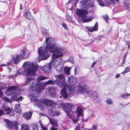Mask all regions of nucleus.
Wrapping results in <instances>:
<instances>
[{
	"label": "nucleus",
	"mask_w": 130,
	"mask_h": 130,
	"mask_svg": "<svg viewBox=\"0 0 130 130\" xmlns=\"http://www.w3.org/2000/svg\"><path fill=\"white\" fill-rule=\"evenodd\" d=\"M106 102L107 104H112V100L110 99H109L107 100Z\"/></svg>",
	"instance_id": "41"
},
{
	"label": "nucleus",
	"mask_w": 130,
	"mask_h": 130,
	"mask_svg": "<svg viewBox=\"0 0 130 130\" xmlns=\"http://www.w3.org/2000/svg\"><path fill=\"white\" fill-rule=\"evenodd\" d=\"M3 100L5 101L8 102L9 101V100L6 97H4L3 98Z\"/></svg>",
	"instance_id": "47"
},
{
	"label": "nucleus",
	"mask_w": 130,
	"mask_h": 130,
	"mask_svg": "<svg viewBox=\"0 0 130 130\" xmlns=\"http://www.w3.org/2000/svg\"><path fill=\"white\" fill-rule=\"evenodd\" d=\"M13 62L12 61H10L8 62L7 63V65L9 66L11 65H12V63Z\"/></svg>",
	"instance_id": "52"
},
{
	"label": "nucleus",
	"mask_w": 130,
	"mask_h": 130,
	"mask_svg": "<svg viewBox=\"0 0 130 130\" xmlns=\"http://www.w3.org/2000/svg\"><path fill=\"white\" fill-rule=\"evenodd\" d=\"M49 113L50 115L54 116L55 115H58L60 114V113L58 111L53 110V108L50 109L49 110Z\"/></svg>",
	"instance_id": "19"
},
{
	"label": "nucleus",
	"mask_w": 130,
	"mask_h": 130,
	"mask_svg": "<svg viewBox=\"0 0 130 130\" xmlns=\"http://www.w3.org/2000/svg\"><path fill=\"white\" fill-rule=\"evenodd\" d=\"M3 107L5 111L7 112L6 114H8L10 116H12L14 115L13 110L10 108L9 107L3 106Z\"/></svg>",
	"instance_id": "14"
},
{
	"label": "nucleus",
	"mask_w": 130,
	"mask_h": 130,
	"mask_svg": "<svg viewBox=\"0 0 130 130\" xmlns=\"http://www.w3.org/2000/svg\"><path fill=\"white\" fill-rule=\"evenodd\" d=\"M63 106L65 109L69 111L71 110L74 108L73 106L71 104L66 103L64 104Z\"/></svg>",
	"instance_id": "23"
},
{
	"label": "nucleus",
	"mask_w": 130,
	"mask_h": 130,
	"mask_svg": "<svg viewBox=\"0 0 130 130\" xmlns=\"http://www.w3.org/2000/svg\"><path fill=\"white\" fill-rule=\"evenodd\" d=\"M71 68H67V67H64V71L66 74L69 75L70 74V70Z\"/></svg>",
	"instance_id": "29"
},
{
	"label": "nucleus",
	"mask_w": 130,
	"mask_h": 130,
	"mask_svg": "<svg viewBox=\"0 0 130 130\" xmlns=\"http://www.w3.org/2000/svg\"><path fill=\"white\" fill-rule=\"evenodd\" d=\"M129 71H130V68L129 67H127L125 68V71H124L122 73L124 74Z\"/></svg>",
	"instance_id": "36"
},
{
	"label": "nucleus",
	"mask_w": 130,
	"mask_h": 130,
	"mask_svg": "<svg viewBox=\"0 0 130 130\" xmlns=\"http://www.w3.org/2000/svg\"><path fill=\"white\" fill-rule=\"evenodd\" d=\"M79 91L82 93L84 94L85 93H87V89L89 87L87 85L84 83H82L79 84Z\"/></svg>",
	"instance_id": "8"
},
{
	"label": "nucleus",
	"mask_w": 130,
	"mask_h": 130,
	"mask_svg": "<svg viewBox=\"0 0 130 130\" xmlns=\"http://www.w3.org/2000/svg\"><path fill=\"white\" fill-rule=\"evenodd\" d=\"M46 41V47H40L38 49V53L40 55L39 59L45 60L50 56L48 51L54 52L50 63L52 66L58 72H61L62 71L63 65L61 63L62 60L59 58L63 56V49L57 45L53 39L47 38Z\"/></svg>",
	"instance_id": "1"
},
{
	"label": "nucleus",
	"mask_w": 130,
	"mask_h": 130,
	"mask_svg": "<svg viewBox=\"0 0 130 130\" xmlns=\"http://www.w3.org/2000/svg\"><path fill=\"white\" fill-rule=\"evenodd\" d=\"M61 89L60 91L61 94L64 98L66 99L69 97V94H71L74 93V90L73 87L67 86Z\"/></svg>",
	"instance_id": "4"
},
{
	"label": "nucleus",
	"mask_w": 130,
	"mask_h": 130,
	"mask_svg": "<svg viewBox=\"0 0 130 130\" xmlns=\"http://www.w3.org/2000/svg\"><path fill=\"white\" fill-rule=\"evenodd\" d=\"M92 19L90 17H86V15L83 17L82 19V20L84 22H87L90 21Z\"/></svg>",
	"instance_id": "28"
},
{
	"label": "nucleus",
	"mask_w": 130,
	"mask_h": 130,
	"mask_svg": "<svg viewBox=\"0 0 130 130\" xmlns=\"http://www.w3.org/2000/svg\"><path fill=\"white\" fill-rule=\"evenodd\" d=\"M41 125L43 130H47L48 129V128L47 127L44 126L42 125Z\"/></svg>",
	"instance_id": "46"
},
{
	"label": "nucleus",
	"mask_w": 130,
	"mask_h": 130,
	"mask_svg": "<svg viewBox=\"0 0 130 130\" xmlns=\"http://www.w3.org/2000/svg\"><path fill=\"white\" fill-rule=\"evenodd\" d=\"M104 18V19L105 20V21L106 22H108V20L109 19V18L108 17L107 15H103L102 16Z\"/></svg>",
	"instance_id": "42"
},
{
	"label": "nucleus",
	"mask_w": 130,
	"mask_h": 130,
	"mask_svg": "<svg viewBox=\"0 0 130 130\" xmlns=\"http://www.w3.org/2000/svg\"><path fill=\"white\" fill-rule=\"evenodd\" d=\"M88 94L92 100H95L98 98L97 94L94 91H90L89 92Z\"/></svg>",
	"instance_id": "17"
},
{
	"label": "nucleus",
	"mask_w": 130,
	"mask_h": 130,
	"mask_svg": "<svg viewBox=\"0 0 130 130\" xmlns=\"http://www.w3.org/2000/svg\"><path fill=\"white\" fill-rule=\"evenodd\" d=\"M88 41H89V42H90V41H91V42H90V43L89 42L88 43L89 44L93 43V41L92 40H88Z\"/></svg>",
	"instance_id": "60"
},
{
	"label": "nucleus",
	"mask_w": 130,
	"mask_h": 130,
	"mask_svg": "<svg viewBox=\"0 0 130 130\" xmlns=\"http://www.w3.org/2000/svg\"><path fill=\"white\" fill-rule=\"evenodd\" d=\"M39 115L42 116H46L48 118L49 117L48 116L46 115L45 114L43 113H40Z\"/></svg>",
	"instance_id": "53"
},
{
	"label": "nucleus",
	"mask_w": 130,
	"mask_h": 130,
	"mask_svg": "<svg viewBox=\"0 0 130 130\" xmlns=\"http://www.w3.org/2000/svg\"><path fill=\"white\" fill-rule=\"evenodd\" d=\"M86 28L88 30V31L90 32H92L94 31H96L98 29V23L96 22L94 25V26L89 27L87 26Z\"/></svg>",
	"instance_id": "18"
},
{
	"label": "nucleus",
	"mask_w": 130,
	"mask_h": 130,
	"mask_svg": "<svg viewBox=\"0 0 130 130\" xmlns=\"http://www.w3.org/2000/svg\"><path fill=\"white\" fill-rule=\"evenodd\" d=\"M74 74H76L77 73V69L76 68H75L74 69Z\"/></svg>",
	"instance_id": "57"
},
{
	"label": "nucleus",
	"mask_w": 130,
	"mask_h": 130,
	"mask_svg": "<svg viewBox=\"0 0 130 130\" xmlns=\"http://www.w3.org/2000/svg\"><path fill=\"white\" fill-rule=\"evenodd\" d=\"M24 16L27 18L31 20L32 19V17L31 15L29 10L26 9L24 13Z\"/></svg>",
	"instance_id": "21"
},
{
	"label": "nucleus",
	"mask_w": 130,
	"mask_h": 130,
	"mask_svg": "<svg viewBox=\"0 0 130 130\" xmlns=\"http://www.w3.org/2000/svg\"><path fill=\"white\" fill-rule=\"evenodd\" d=\"M84 130H92L91 129H88V128H84Z\"/></svg>",
	"instance_id": "63"
},
{
	"label": "nucleus",
	"mask_w": 130,
	"mask_h": 130,
	"mask_svg": "<svg viewBox=\"0 0 130 130\" xmlns=\"http://www.w3.org/2000/svg\"><path fill=\"white\" fill-rule=\"evenodd\" d=\"M92 128L93 129L95 130H97V127L96 126H95L94 125H93L92 126Z\"/></svg>",
	"instance_id": "54"
},
{
	"label": "nucleus",
	"mask_w": 130,
	"mask_h": 130,
	"mask_svg": "<svg viewBox=\"0 0 130 130\" xmlns=\"http://www.w3.org/2000/svg\"><path fill=\"white\" fill-rule=\"evenodd\" d=\"M50 130H58L57 128L54 127H52L51 128Z\"/></svg>",
	"instance_id": "55"
},
{
	"label": "nucleus",
	"mask_w": 130,
	"mask_h": 130,
	"mask_svg": "<svg viewBox=\"0 0 130 130\" xmlns=\"http://www.w3.org/2000/svg\"><path fill=\"white\" fill-rule=\"evenodd\" d=\"M22 9V5L21 3L20 4V9Z\"/></svg>",
	"instance_id": "59"
},
{
	"label": "nucleus",
	"mask_w": 130,
	"mask_h": 130,
	"mask_svg": "<svg viewBox=\"0 0 130 130\" xmlns=\"http://www.w3.org/2000/svg\"><path fill=\"white\" fill-rule=\"evenodd\" d=\"M4 113V111L0 110V116H1L2 115H3V113Z\"/></svg>",
	"instance_id": "51"
},
{
	"label": "nucleus",
	"mask_w": 130,
	"mask_h": 130,
	"mask_svg": "<svg viewBox=\"0 0 130 130\" xmlns=\"http://www.w3.org/2000/svg\"><path fill=\"white\" fill-rule=\"evenodd\" d=\"M65 76L62 74H61L58 75L57 78L55 81V83L56 85L61 88L62 86L65 87L67 86L66 82L65 81Z\"/></svg>",
	"instance_id": "5"
},
{
	"label": "nucleus",
	"mask_w": 130,
	"mask_h": 130,
	"mask_svg": "<svg viewBox=\"0 0 130 130\" xmlns=\"http://www.w3.org/2000/svg\"><path fill=\"white\" fill-rule=\"evenodd\" d=\"M111 2L113 4H116L118 3L119 0H111Z\"/></svg>",
	"instance_id": "44"
},
{
	"label": "nucleus",
	"mask_w": 130,
	"mask_h": 130,
	"mask_svg": "<svg viewBox=\"0 0 130 130\" xmlns=\"http://www.w3.org/2000/svg\"><path fill=\"white\" fill-rule=\"evenodd\" d=\"M65 111V112L66 113L67 115V116H70V114L69 113V112L67 111Z\"/></svg>",
	"instance_id": "58"
},
{
	"label": "nucleus",
	"mask_w": 130,
	"mask_h": 130,
	"mask_svg": "<svg viewBox=\"0 0 130 130\" xmlns=\"http://www.w3.org/2000/svg\"><path fill=\"white\" fill-rule=\"evenodd\" d=\"M30 98L31 100L35 101L34 103V104L35 105L40 108L41 110H43V106L42 105L43 103V100H38L37 97L33 94L30 95Z\"/></svg>",
	"instance_id": "6"
},
{
	"label": "nucleus",
	"mask_w": 130,
	"mask_h": 130,
	"mask_svg": "<svg viewBox=\"0 0 130 130\" xmlns=\"http://www.w3.org/2000/svg\"><path fill=\"white\" fill-rule=\"evenodd\" d=\"M66 62H69L72 63H73L74 62L73 58L71 57H70V58L66 60Z\"/></svg>",
	"instance_id": "39"
},
{
	"label": "nucleus",
	"mask_w": 130,
	"mask_h": 130,
	"mask_svg": "<svg viewBox=\"0 0 130 130\" xmlns=\"http://www.w3.org/2000/svg\"><path fill=\"white\" fill-rule=\"evenodd\" d=\"M15 111L17 113H20L21 110L20 105L19 104H16L15 106Z\"/></svg>",
	"instance_id": "26"
},
{
	"label": "nucleus",
	"mask_w": 130,
	"mask_h": 130,
	"mask_svg": "<svg viewBox=\"0 0 130 130\" xmlns=\"http://www.w3.org/2000/svg\"><path fill=\"white\" fill-rule=\"evenodd\" d=\"M30 64L29 62H25L23 65V68L18 70L17 72V75L24 74L25 72H26L27 75L32 76L34 75L35 72L38 69V66L34 64H32L31 68Z\"/></svg>",
	"instance_id": "2"
},
{
	"label": "nucleus",
	"mask_w": 130,
	"mask_h": 130,
	"mask_svg": "<svg viewBox=\"0 0 130 130\" xmlns=\"http://www.w3.org/2000/svg\"><path fill=\"white\" fill-rule=\"evenodd\" d=\"M41 30L42 34L44 36L47 35V34L46 33V30L45 29L42 28L41 29Z\"/></svg>",
	"instance_id": "37"
},
{
	"label": "nucleus",
	"mask_w": 130,
	"mask_h": 130,
	"mask_svg": "<svg viewBox=\"0 0 130 130\" xmlns=\"http://www.w3.org/2000/svg\"><path fill=\"white\" fill-rule=\"evenodd\" d=\"M98 2L99 5L101 7L108 6L111 4L109 0H98Z\"/></svg>",
	"instance_id": "13"
},
{
	"label": "nucleus",
	"mask_w": 130,
	"mask_h": 130,
	"mask_svg": "<svg viewBox=\"0 0 130 130\" xmlns=\"http://www.w3.org/2000/svg\"><path fill=\"white\" fill-rule=\"evenodd\" d=\"M62 26L63 27H64L65 28H67V25L64 23L62 22Z\"/></svg>",
	"instance_id": "50"
},
{
	"label": "nucleus",
	"mask_w": 130,
	"mask_h": 130,
	"mask_svg": "<svg viewBox=\"0 0 130 130\" xmlns=\"http://www.w3.org/2000/svg\"><path fill=\"white\" fill-rule=\"evenodd\" d=\"M55 81L52 80H50L46 82H41L37 83L36 81L32 82V84L29 87V90L39 93L42 90L45 89L47 85H53Z\"/></svg>",
	"instance_id": "3"
},
{
	"label": "nucleus",
	"mask_w": 130,
	"mask_h": 130,
	"mask_svg": "<svg viewBox=\"0 0 130 130\" xmlns=\"http://www.w3.org/2000/svg\"><path fill=\"white\" fill-rule=\"evenodd\" d=\"M120 76V74H118L116 76V77L117 78H118Z\"/></svg>",
	"instance_id": "61"
},
{
	"label": "nucleus",
	"mask_w": 130,
	"mask_h": 130,
	"mask_svg": "<svg viewBox=\"0 0 130 130\" xmlns=\"http://www.w3.org/2000/svg\"><path fill=\"white\" fill-rule=\"evenodd\" d=\"M50 122L52 124L53 126L55 127H57L58 126L57 124V120L54 118H51L49 117H48Z\"/></svg>",
	"instance_id": "20"
},
{
	"label": "nucleus",
	"mask_w": 130,
	"mask_h": 130,
	"mask_svg": "<svg viewBox=\"0 0 130 130\" xmlns=\"http://www.w3.org/2000/svg\"><path fill=\"white\" fill-rule=\"evenodd\" d=\"M124 5L125 8L128 10H130V2L128 0H126L125 1L124 4Z\"/></svg>",
	"instance_id": "25"
},
{
	"label": "nucleus",
	"mask_w": 130,
	"mask_h": 130,
	"mask_svg": "<svg viewBox=\"0 0 130 130\" xmlns=\"http://www.w3.org/2000/svg\"><path fill=\"white\" fill-rule=\"evenodd\" d=\"M25 50H23L21 51L19 55L16 56L14 60V62L15 64H17L18 63L20 59H22L24 58L25 55Z\"/></svg>",
	"instance_id": "7"
},
{
	"label": "nucleus",
	"mask_w": 130,
	"mask_h": 130,
	"mask_svg": "<svg viewBox=\"0 0 130 130\" xmlns=\"http://www.w3.org/2000/svg\"><path fill=\"white\" fill-rule=\"evenodd\" d=\"M130 95V94L128 93L127 94L123 95L122 96V98L124 99H127L128 98V96Z\"/></svg>",
	"instance_id": "40"
},
{
	"label": "nucleus",
	"mask_w": 130,
	"mask_h": 130,
	"mask_svg": "<svg viewBox=\"0 0 130 130\" xmlns=\"http://www.w3.org/2000/svg\"><path fill=\"white\" fill-rule=\"evenodd\" d=\"M17 86H9L8 88V91H10L11 92H10L11 93V92H13V94H14L15 93V92H14L15 90L17 89Z\"/></svg>",
	"instance_id": "27"
},
{
	"label": "nucleus",
	"mask_w": 130,
	"mask_h": 130,
	"mask_svg": "<svg viewBox=\"0 0 130 130\" xmlns=\"http://www.w3.org/2000/svg\"><path fill=\"white\" fill-rule=\"evenodd\" d=\"M47 78L43 76L42 75H40L38 76L37 78V80L38 81L37 82V81H36L37 83L38 82H39L40 81L42 80L45 79H46Z\"/></svg>",
	"instance_id": "32"
},
{
	"label": "nucleus",
	"mask_w": 130,
	"mask_h": 130,
	"mask_svg": "<svg viewBox=\"0 0 130 130\" xmlns=\"http://www.w3.org/2000/svg\"><path fill=\"white\" fill-rule=\"evenodd\" d=\"M46 90V93H49L52 96H54L56 92L55 89L53 87H48Z\"/></svg>",
	"instance_id": "15"
},
{
	"label": "nucleus",
	"mask_w": 130,
	"mask_h": 130,
	"mask_svg": "<svg viewBox=\"0 0 130 130\" xmlns=\"http://www.w3.org/2000/svg\"><path fill=\"white\" fill-rule=\"evenodd\" d=\"M51 64L50 62L48 65L42 67L41 68L42 70L44 73H48L51 71Z\"/></svg>",
	"instance_id": "16"
},
{
	"label": "nucleus",
	"mask_w": 130,
	"mask_h": 130,
	"mask_svg": "<svg viewBox=\"0 0 130 130\" xmlns=\"http://www.w3.org/2000/svg\"><path fill=\"white\" fill-rule=\"evenodd\" d=\"M79 119V117H78L76 119L73 118L72 119V122L73 123H75L77 122Z\"/></svg>",
	"instance_id": "43"
},
{
	"label": "nucleus",
	"mask_w": 130,
	"mask_h": 130,
	"mask_svg": "<svg viewBox=\"0 0 130 130\" xmlns=\"http://www.w3.org/2000/svg\"><path fill=\"white\" fill-rule=\"evenodd\" d=\"M20 98L21 99L17 98V96L16 95H13V96L11 98V99L13 100L17 101L18 100H21L22 99V96H21Z\"/></svg>",
	"instance_id": "33"
},
{
	"label": "nucleus",
	"mask_w": 130,
	"mask_h": 130,
	"mask_svg": "<svg viewBox=\"0 0 130 130\" xmlns=\"http://www.w3.org/2000/svg\"><path fill=\"white\" fill-rule=\"evenodd\" d=\"M32 113V112L30 111H28L23 115V117L27 119H29L30 118Z\"/></svg>",
	"instance_id": "22"
},
{
	"label": "nucleus",
	"mask_w": 130,
	"mask_h": 130,
	"mask_svg": "<svg viewBox=\"0 0 130 130\" xmlns=\"http://www.w3.org/2000/svg\"><path fill=\"white\" fill-rule=\"evenodd\" d=\"M84 124H79L78 125L75 129V130H82L81 129H83L84 128Z\"/></svg>",
	"instance_id": "34"
},
{
	"label": "nucleus",
	"mask_w": 130,
	"mask_h": 130,
	"mask_svg": "<svg viewBox=\"0 0 130 130\" xmlns=\"http://www.w3.org/2000/svg\"><path fill=\"white\" fill-rule=\"evenodd\" d=\"M33 130H37V125H34L33 126Z\"/></svg>",
	"instance_id": "45"
},
{
	"label": "nucleus",
	"mask_w": 130,
	"mask_h": 130,
	"mask_svg": "<svg viewBox=\"0 0 130 130\" xmlns=\"http://www.w3.org/2000/svg\"><path fill=\"white\" fill-rule=\"evenodd\" d=\"M5 121L6 123V127L8 129H12L14 126L16 127L17 122H12L11 121L8 120H5Z\"/></svg>",
	"instance_id": "12"
},
{
	"label": "nucleus",
	"mask_w": 130,
	"mask_h": 130,
	"mask_svg": "<svg viewBox=\"0 0 130 130\" xmlns=\"http://www.w3.org/2000/svg\"><path fill=\"white\" fill-rule=\"evenodd\" d=\"M83 109L80 107H78L76 109V114L77 116L78 117H79L80 116H81L82 117L83 116Z\"/></svg>",
	"instance_id": "24"
},
{
	"label": "nucleus",
	"mask_w": 130,
	"mask_h": 130,
	"mask_svg": "<svg viewBox=\"0 0 130 130\" xmlns=\"http://www.w3.org/2000/svg\"><path fill=\"white\" fill-rule=\"evenodd\" d=\"M88 14L87 11L85 9H79L77 10L76 12V14L79 17H81L82 19Z\"/></svg>",
	"instance_id": "11"
},
{
	"label": "nucleus",
	"mask_w": 130,
	"mask_h": 130,
	"mask_svg": "<svg viewBox=\"0 0 130 130\" xmlns=\"http://www.w3.org/2000/svg\"><path fill=\"white\" fill-rule=\"evenodd\" d=\"M21 130H29V128L28 126L24 124L21 126Z\"/></svg>",
	"instance_id": "30"
},
{
	"label": "nucleus",
	"mask_w": 130,
	"mask_h": 130,
	"mask_svg": "<svg viewBox=\"0 0 130 130\" xmlns=\"http://www.w3.org/2000/svg\"><path fill=\"white\" fill-rule=\"evenodd\" d=\"M53 102L51 100L49 99L46 100H44V102H43V104L42 105H43V109L42 111L44 109V105L48 106L49 107V109H52L54 107V105L53 104Z\"/></svg>",
	"instance_id": "9"
},
{
	"label": "nucleus",
	"mask_w": 130,
	"mask_h": 130,
	"mask_svg": "<svg viewBox=\"0 0 130 130\" xmlns=\"http://www.w3.org/2000/svg\"><path fill=\"white\" fill-rule=\"evenodd\" d=\"M3 93L2 92L0 91V97H1L3 96Z\"/></svg>",
	"instance_id": "56"
},
{
	"label": "nucleus",
	"mask_w": 130,
	"mask_h": 130,
	"mask_svg": "<svg viewBox=\"0 0 130 130\" xmlns=\"http://www.w3.org/2000/svg\"><path fill=\"white\" fill-rule=\"evenodd\" d=\"M6 85L0 82V89H2L6 87Z\"/></svg>",
	"instance_id": "35"
},
{
	"label": "nucleus",
	"mask_w": 130,
	"mask_h": 130,
	"mask_svg": "<svg viewBox=\"0 0 130 130\" xmlns=\"http://www.w3.org/2000/svg\"><path fill=\"white\" fill-rule=\"evenodd\" d=\"M34 79V78L32 77H29L26 79V81L25 84L23 86L29 84Z\"/></svg>",
	"instance_id": "31"
},
{
	"label": "nucleus",
	"mask_w": 130,
	"mask_h": 130,
	"mask_svg": "<svg viewBox=\"0 0 130 130\" xmlns=\"http://www.w3.org/2000/svg\"><path fill=\"white\" fill-rule=\"evenodd\" d=\"M126 57H124H124L122 59V65H123L125 63V60L126 59Z\"/></svg>",
	"instance_id": "49"
},
{
	"label": "nucleus",
	"mask_w": 130,
	"mask_h": 130,
	"mask_svg": "<svg viewBox=\"0 0 130 130\" xmlns=\"http://www.w3.org/2000/svg\"><path fill=\"white\" fill-rule=\"evenodd\" d=\"M7 66V65L6 64H1V65H0V67H1V66L4 67V66Z\"/></svg>",
	"instance_id": "62"
},
{
	"label": "nucleus",
	"mask_w": 130,
	"mask_h": 130,
	"mask_svg": "<svg viewBox=\"0 0 130 130\" xmlns=\"http://www.w3.org/2000/svg\"><path fill=\"white\" fill-rule=\"evenodd\" d=\"M68 81L70 85H68V86L73 87H74V86H73L77 83V79L75 76H71L69 77Z\"/></svg>",
	"instance_id": "10"
},
{
	"label": "nucleus",
	"mask_w": 130,
	"mask_h": 130,
	"mask_svg": "<svg viewBox=\"0 0 130 130\" xmlns=\"http://www.w3.org/2000/svg\"><path fill=\"white\" fill-rule=\"evenodd\" d=\"M17 90L18 91L21 92L24 89L22 86L18 87V86H17Z\"/></svg>",
	"instance_id": "38"
},
{
	"label": "nucleus",
	"mask_w": 130,
	"mask_h": 130,
	"mask_svg": "<svg viewBox=\"0 0 130 130\" xmlns=\"http://www.w3.org/2000/svg\"><path fill=\"white\" fill-rule=\"evenodd\" d=\"M126 57H124H124L122 59V65H123L125 63V60L126 59Z\"/></svg>",
	"instance_id": "48"
},
{
	"label": "nucleus",
	"mask_w": 130,
	"mask_h": 130,
	"mask_svg": "<svg viewBox=\"0 0 130 130\" xmlns=\"http://www.w3.org/2000/svg\"><path fill=\"white\" fill-rule=\"evenodd\" d=\"M127 53H125L124 55V57H126V56H127Z\"/></svg>",
	"instance_id": "64"
}]
</instances>
